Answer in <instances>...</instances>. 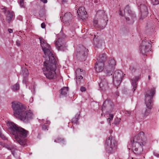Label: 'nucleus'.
I'll use <instances>...</instances> for the list:
<instances>
[{
	"label": "nucleus",
	"instance_id": "obj_50",
	"mask_svg": "<svg viewBox=\"0 0 159 159\" xmlns=\"http://www.w3.org/2000/svg\"><path fill=\"white\" fill-rule=\"evenodd\" d=\"M95 46H96V47H97V48H99V46H98V45H95Z\"/></svg>",
	"mask_w": 159,
	"mask_h": 159
},
{
	"label": "nucleus",
	"instance_id": "obj_34",
	"mask_svg": "<svg viewBox=\"0 0 159 159\" xmlns=\"http://www.w3.org/2000/svg\"><path fill=\"white\" fill-rule=\"evenodd\" d=\"M24 73H23V75L24 77H27L29 75V72L27 69H25L24 70Z\"/></svg>",
	"mask_w": 159,
	"mask_h": 159
},
{
	"label": "nucleus",
	"instance_id": "obj_8",
	"mask_svg": "<svg viewBox=\"0 0 159 159\" xmlns=\"http://www.w3.org/2000/svg\"><path fill=\"white\" fill-rule=\"evenodd\" d=\"M88 51V50L84 46L80 45L77 49V53L76 55L77 58L81 61H85Z\"/></svg>",
	"mask_w": 159,
	"mask_h": 159
},
{
	"label": "nucleus",
	"instance_id": "obj_21",
	"mask_svg": "<svg viewBox=\"0 0 159 159\" xmlns=\"http://www.w3.org/2000/svg\"><path fill=\"white\" fill-rule=\"evenodd\" d=\"M107 56L105 54H102L99 56L97 58V62L104 63L107 59Z\"/></svg>",
	"mask_w": 159,
	"mask_h": 159
},
{
	"label": "nucleus",
	"instance_id": "obj_52",
	"mask_svg": "<svg viewBox=\"0 0 159 159\" xmlns=\"http://www.w3.org/2000/svg\"><path fill=\"white\" fill-rule=\"evenodd\" d=\"M0 144L1 145H3V144H2V142H0Z\"/></svg>",
	"mask_w": 159,
	"mask_h": 159
},
{
	"label": "nucleus",
	"instance_id": "obj_3",
	"mask_svg": "<svg viewBox=\"0 0 159 159\" xmlns=\"http://www.w3.org/2000/svg\"><path fill=\"white\" fill-rule=\"evenodd\" d=\"M48 60L45 59L43 71L47 78L49 79H54L56 77L55 70L57 60L54 57H51Z\"/></svg>",
	"mask_w": 159,
	"mask_h": 159
},
{
	"label": "nucleus",
	"instance_id": "obj_26",
	"mask_svg": "<svg viewBox=\"0 0 159 159\" xmlns=\"http://www.w3.org/2000/svg\"><path fill=\"white\" fill-rule=\"evenodd\" d=\"M54 142L56 143H61L63 145L66 144L64 139L61 138H58L54 140Z\"/></svg>",
	"mask_w": 159,
	"mask_h": 159
},
{
	"label": "nucleus",
	"instance_id": "obj_35",
	"mask_svg": "<svg viewBox=\"0 0 159 159\" xmlns=\"http://www.w3.org/2000/svg\"><path fill=\"white\" fill-rule=\"evenodd\" d=\"M93 25L96 28L98 27V20L95 19L93 20Z\"/></svg>",
	"mask_w": 159,
	"mask_h": 159
},
{
	"label": "nucleus",
	"instance_id": "obj_2",
	"mask_svg": "<svg viewBox=\"0 0 159 159\" xmlns=\"http://www.w3.org/2000/svg\"><path fill=\"white\" fill-rule=\"evenodd\" d=\"M11 107L14 115L16 118L22 120H29L33 118V114L30 110H27L25 107L19 102H12Z\"/></svg>",
	"mask_w": 159,
	"mask_h": 159
},
{
	"label": "nucleus",
	"instance_id": "obj_54",
	"mask_svg": "<svg viewBox=\"0 0 159 159\" xmlns=\"http://www.w3.org/2000/svg\"><path fill=\"white\" fill-rule=\"evenodd\" d=\"M130 70H131V68H129Z\"/></svg>",
	"mask_w": 159,
	"mask_h": 159
},
{
	"label": "nucleus",
	"instance_id": "obj_53",
	"mask_svg": "<svg viewBox=\"0 0 159 159\" xmlns=\"http://www.w3.org/2000/svg\"><path fill=\"white\" fill-rule=\"evenodd\" d=\"M120 15L122 16V15L121 14V13H120Z\"/></svg>",
	"mask_w": 159,
	"mask_h": 159
},
{
	"label": "nucleus",
	"instance_id": "obj_10",
	"mask_svg": "<svg viewBox=\"0 0 159 159\" xmlns=\"http://www.w3.org/2000/svg\"><path fill=\"white\" fill-rule=\"evenodd\" d=\"M114 105L113 102L110 100H106L104 102L101 108V110L103 112H111L113 109Z\"/></svg>",
	"mask_w": 159,
	"mask_h": 159
},
{
	"label": "nucleus",
	"instance_id": "obj_5",
	"mask_svg": "<svg viewBox=\"0 0 159 159\" xmlns=\"http://www.w3.org/2000/svg\"><path fill=\"white\" fill-rule=\"evenodd\" d=\"M155 88L153 87L146 93L145 95V103L147 109L144 112V114L145 116H148L150 112V110L152 108V98L155 93Z\"/></svg>",
	"mask_w": 159,
	"mask_h": 159
},
{
	"label": "nucleus",
	"instance_id": "obj_39",
	"mask_svg": "<svg viewBox=\"0 0 159 159\" xmlns=\"http://www.w3.org/2000/svg\"><path fill=\"white\" fill-rule=\"evenodd\" d=\"M41 26L42 28H44L46 27V25H45V23L44 22L42 23L41 25Z\"/></svg>",
	"mask_w": 159,
	"mask_h": 159
},
{
	"label": "nucleus",
	"instance_id": "obj_49",
	"mask_svg": "<svg viewBox=\"0 0 159 159\" xmlns=\"http://www.w3.org/2000/svg\"><path fill=\"white\" fill-rule=\"evenodd\" d=\"M133 22H134L133 21H132L131 22H129V24H132V23H133Z\"/></svg>",
	"mask_w": 159,
	"mask_h": 159
},
{
	"label": "nucleus",
	"instance_id": "obj_28",
	"mask_svg": "<svg viewBox=\"0 0 159 159\" xmlns=\"http://www.w3.org/2000/svg\"><path fill=\"white\" fill-rule=\"evenodd\" d=\"M77 116H75L74 118H73L72 119V123H73L74 124H76L77 125H78L79 122H78V116H77Z\"/></svg>",
	"mask_w": 159,
	"mask_h": 159
},
{
	"label": "nucleus",
	"instance_id": "obj_12",
	"mask_svg": "<svg viewBox=\"0 0 159 159\" xmlns=\"http://www.w3.org/2000/svg\"><path fill=\"white\" fill-rule=\"evenodd\" d=\"M151 42V41H150L147 42L145 39L142 41L140 47V52L142 54L145 55L148 51L150 47H151L150 43Z\"/></svg>",
	"mask_w": 159,
	"mask_h": 159
},
{
	"label": "nucleus",
	"instance_id": "obj_20",
	"mask_svg": "<svg viewBox=\"0 0 159 159\" xmlns=\"http://www.w3.org/2000/svg\"><path fill=\"white\" fill-rule=\"evenodd\" d=\"M72 16L70 12L65 13L64 16H63L62 20L65 21H69L71 20Z\"/></svg>",
	"mask_w": 159,
	"mask_h": 159
},
{
	"label": "nucleus",
	"instance_id": "obj_44",
	"mask_svg": "<svg viewBox=\"0 0 159 159\" xmlns=\"http://www.w3.org/2000/svg\"><path fill=\"white\" fill-rule=\"evenodd\" d=\"M102 0H94L95 3H98V2H101Z\"/></svg>",
	"mask_w": 159,
	"mask_h": 159
},
{
	"label": "nucleus",
	"instance_id": "obj_47",
	"mask_svg": "<svg viewBox=\"0 0 159 159\" xmlns=\"http://www.w3.org/2000/svg\"><path fill=\"white\" fill-rule=\"evenodd\" d=\"M148 78L149 80H150L151 79V76L150 75H148Z\"/></svg>",
	"mask_w": 159,
	"mask_h": 159
},
{
	"label": "nucleus",
	"instance_id": "obj_38",
	"mask_svg": "<svg viewBox=\"0 0 159 159\" xmlns=\"http://www.w3.org/2000/svg\"><path fill=\"white\" fill-rule=\"evenodd\" d=\"M86 89L85 87L82 86L80 88V90L82 92H84Z\"/></svg>",
	"mask_w": 159,
	"mask_h": 159
},
{
	"label": "nucleus",
	"instance_id": "obj_32",
	"mask_svg": "<svg viewBox=\"0 0 159 159\" xmlns=\"http://www.w3.org/2000/svg\"><path fill=\"white\" fill-rule=\"evenodd\" d=\"M151 2L153 5H156L159 4V0H151Z\"/></svg>",
	"mask_w": 159,
	"mask_h": 159
},
{
	"label": "nucleus",
	"instance_id": "obj_45",
	"mask_svg": "<svg viewBox=\"0 0 159 159\" xmlns=\"http://www.w3.org/2000/svg\"><path fill=\"white\" fill-rule=\"evenodd\" d=\"M41 1L44 3H46L47 2V0H41Z\"/></svg>",
	"mask_w": 159,
	"mask_h": 159
},
{
	"label": "nucleus",
	"instance_id": "obj_33",
	"mask_svg": "<svg viewBox=\"0 0 159 159\" xmlns=\"http://www.w3.org/2000/svg\"><path fill=\"white\" fill-rule=\"evenodd\" d=\"M0 137L2 138V139L3 140H7V138L2 133L1 131V128L0 127Z\"/></svg>",
	"mask_w": 159,
	"mask_h": 159
},
{
	"label": "nucleus",
	"instance_id": "obj_43",
	"mask_svg": "<svg viewBox=\"0 0 159 159\" xmlns=\"http://www.w3.org/2000/svg\"><path fill=\"white\" fill-rule=\"evenodd\" d=\"M111 120V118H109V117L107 119V121L108 122H109L110 125H111L110 124V122Z\"/></svg>",
	"mask_w": 159,
	"mask_h": 159
},
{
	"label": "nucleus",
	"instance_id": "obj_13",
	"mask_svg": "<svg viewBox=\"0 0 159 159\" xmlns=\"http://www.w3.org/2000/svg\"><path fill=\"white\" fill-rule=\"evenodd\" d=\"M108 65L106 67V68L108 69V73L112 75L111 70H112L114 67L116 65V62L114 59L110 58L108 61Z\"/></svg>",
	"mask_w": 159,
	"mask_h": 159
},
{
	"label": "nucleus",
	"instance_id": "obj_36",
	"mask_svg": "<svg viewBox=\"0 0 159 159\" xmlns=\"http://www.w3.org/2000/svg\"><path fill=\"white\" fill-rule=\"evenodd\" d=\"M19 4L21 7H25L24 0H20Z\"/></svg>",
	"mask_w": 159,
	"mask_h": 159
},
{
	"label": "nucleus",
	"instance_id": "obj_1",
	"mask_svg": "<svg viewBox=\"0 0 159 159\" xmlns=\"http://www.w3.org/2000/svg\"><path fill=\"white\" fill-rule=\"evenodd\" d=\"M7 125L8 127V132L14 136V141L22 146L26 145V138L28 134V131L21 127H19L12 122H8Z\"/></svg>",
	"mask_w": 159,
	"mask_h": 159
},
{
	"label": "nucleus",
	"instance_id": "obj_15",
	"mask_svg": "<svg viewBox=\"0 0 159 159\" xmlns=\"http://www.w3.org/2000/svg\"><path fill=\"white\" fill-rule=\"evenodd\" d=\"M77 13L78 15L81 17V19H85V18L86 17L87 12L85 10L84 7H80L78 11H77Z\"/></svg>",
	"mask_w": 159,
	"mask_h": 159
},
{
	"label": "nucleus",
	"instance_id": "obj_42",
	"mask_svg": "<svg viewBox=\"0 0 159 159\" xmlns=\"http://www.w3.org/2000/svg\"><path fill=\"white\" fill-rule=\"evenodd\" d=\"M8 31L9 32V33H11L13 32V30L12 29H8Z\"/></svg>",
	"mask_w": 159,
	"mask_h": 159
},
{
	"label": "nucleus",
	"instance_id": "obj_6",
	"mask_svg": "<svg viewBox=\"0 0 159 159\" xmlns=\"http://www.w3.org/2000/svg\"><path fill=\"white\" fill-rule=\"evenodd\" d=\"M39 39L40 40L41 46L44 53V55L45 56H43L45 58H47V59H49L51 57H54L53 55L50 50V46L47 43V42L41 37H39ZM45 59H46L45 58Z\"/></svg>",
	"mask_w": 159,
	"mask_h": 159
},
{
	"label": "nucleus",
	"instance_id": "obj_17",
	"mask_svg": "<svg viewBox=\"0 0 159 159\" xmlns=\"http://www.w3.org/2000/svg\"><path fill=\"white\" fill-rule=\"evenodd\" d=\"M140 8L141 10V12L142 16H147L148 15L147 7L144 5H141L140 6Z\"/></svg>",
	"mask_w": 159,
	"mask_h": 159
},
{
	"label": "nucleus",
	"instance_id": "obj_11",
	"mask_svg": "<svg viewBox=\"0 0 159 159\" xmlns=\"http://www.w3.org/2000/svg\"><path fill=\"white\" fill-rule=\"evenodd\" d=\"M55 44L56 47L58 51H64L67 49L66 43L62 38H59L55 42Z\"/></svg>",
	"mask_w": 159,
	"mask_h": 159
},
{
	"label": "nucleus",
	"instance_id": "obj_14",
	"mask_svg": "<svg viewBox=\"0 0 159 159\" xmlns=\"http://www.w3.org/2000/svg\"><path fill=\"white\" fill-rule=\"evenodd\" d=\"M99 86L101 90L103 91H105L108 89V83L105 78L101 79Z\"/></svg>",
	"mask_w": 159,
	"mask_h": 159
},
{
	"label": "nucleus",
	"instance_id": "obj_18",
	"mask_svg": "<svg viewBox=\"0 0 159 159\" xmlns=\"http://www.w3.org/2000/svg\"><path fill=\"white\" fill-rule=\"evenodd\" d=\"M82 69H77L75 71V73L76 75V78L77 79L76 80V83L77 85V86L78 85H79L80 84V80L81 79H83V77L82 75L79 76L78 75V73L80 72H82Z\"/></svg>",
	"mask_w": 159,
	"mask_h": 159
},
{
	"label": "nucleus",
	"instance_id": "obj_31",
	"mask_svg": "<svg viewBox=\"0 0 159 159\" xmlns=\"http://www.w3.org/2000/svg\"><path fill=\"white\" fill-rule=\"evenodd\" d=\"M121 120V118L116 117L115 119L114 123L115 125H119Z\"/></svg>",
	"mask_w": 159,
	"mask_h": 159
},
{
	"label": "nucleus",
	"instance_id": "obj_25",
	"mask_svg": "<svg viewBox=\"0 0 159 159\" xmlns=\"http://www.w3.org/2000/svg\"><path fill=\"white\" fill-rule=\"evenodd\" d=\"M68 91V87H64L60 90L61 94L63 96H65L67 94Z\"/></svg>",
	"mask_w": 159,
	"mask_h": 159
},
{
	"label": "nucleus",
	"instance_id": "obj_48",
	"mask_svg": "<svg viewBox=\"0 0 159 159\" xmlns=\"http://www.w3.org/2000/svg\"><path fill=\"white\" fill-rule=\"evenodd\" d=\"M119 93L118 92L116 93V95L119 96Z\"/></svg>",
	"mask_w": 159,
	"mask_h": 159
},
{
	"label": "nucleus",
	"instance_id": "obj_29",
	"mask_svg": "<svg viewBox=\"0 0 159 159\" xmlns=\"http://www.w3.org/2000/svg\"><path fill=\"white\" fill-rule=\"evenodd\" d=\"M105 14V12L104 11L99 10L96 13V16H103Z\"/></svg>",
	"mask_w": 159,
	"mask_h": 159
},
{
	"label": "nucleus",
	"instance_id": "obj_27",
	"mask_svg": "<svg viewBox=\"0 0 159 159\" xmlns=\"http://www.w3.org/2000/svg\"><path fill=\"white\" fill-rule=\"evenodd\" d=\"M11 89L14 91H16L19 89V85L17 83L13 85L11 87Z\"/></svg>",
	"mask_w": 159,
	"mask_h": 159
},
{
	"label": "nucleus",
	"instance_id": "obj_30",
	"mask_svg": "<svg viewBox=\"0 0 159 159\" xmlns=\"http://www.w3.org/2000/svg\"><path fill=\"white\" fill-rule=\"evenodd\" d=\"M124 11L125 13H128L130 15L131 14V11L130 10L129 7L128 5H127L124 10Z\"/></svg>",
	"mask_w": 159,
	"mask_h": 159
},
{
	"label": "nucleus",
	"instance_id": "obj_7",
	"mask_svg": "<svg viewBox=\"0 0 159 159\" xmlns=\"http://www.w3.org/2000/svg\"><path fill=\"white\" fill-rule=\"evenodd\" d=\"M117 143L115 138L111 136L109 137L106 142L105 147L106 151L108 153H112L117 148Z\"/></svg>",
	"mask_w": 159,
	"mask_h": 159
},
{
	"label": "nucleus",
	"instance_id": "obj_23",
	"mask_svg": "<svg viewBox=\"0 0 159 159\" xmlns=\"http://www.w3.org/2000/svg\"><path fill=\"white\" fill-rule=\"evenodd\" d=\"M139 78L138 76H136L132 80V85L133 86V91L134 92L135 91V89L137 88V81L138 80Z\"/></svg>",
	"mask_w": 159,
	"mask_h": 159
},
{
	"label": "nucleus",
	"instance_id": "obj_37",
	"mask_svg": "<svg viewBox=\"0 0 159 159\" xmlns=\"http://www.w3.org/2000/svg\"><path fill=\"white\" fill-rule=\"evenodd\" d=\"M131 112L130 111H125V114H126L127 115L129 116L130 115Z\"/></svg>",
	"mask_w": 159,
	"mask_h": 159
},
{
	"label": "nucleus",
	"instance_id": "obj_4",
	"mask_svg": "<svg viewBox=\"0 0 159 159\" xmlns=\"http://www.w3.org/2000/svg\"><path fill=\"white\" fill-rule=\"evenodd\" d=\"M145 137L143 132H140L131 139L130 143L132 149L136 155H139L143 151V146L145 143Z\"/></svg>",
	"mask_w": 159,
	"mask_h": 159
},
{
	"label": "nucleus",
	"instance_id": "obj_19",
	"mask_svg": "<svg viewBox=\"0 0 159 159\" xmlns=\"http://www.w3.org/2000/svg\"><path fill=\"white\" fill-rule=\"evenodd\" d=\"M4 147H5L8 149L11 150V153L13 156L15 155L16 153V151H17V149L16 148V147L14 145L10 144L7 145L5 146H4Z\"/></svg>",
	"mask_w": 159,
	"mask_h": 159
},
{
	"label": "nucleus",
	"instance_id": "obj_9",
	"mask_svg": "<svg viewBox=\"0 0 159 159\" xmlns=\"http://www.w3.org/2000/svg\"><path fill=\"white\" fill-rule=\"evenodd\" d=\"M124 76L122 71L118 70L115 71L113 74V83L116 87L120 85Z\"/></svg>",
	"mask_w": 159,
	"mask_h": 159
},
{
	"label": "nucleus",
	"instance_id": "obj_46",
	"mask_svg": "<svg viewBox=\"0 0 159 159\" xmlns=\"http://www.w3.org/2000/svg\"><path fill=\"white\" fill-rule=\"evenodd\" d=\"M125 19H126V21H128L129 20V17H126V18H125Z\"/></svg>",
	"mask_w": 159,
	"mask_h": 159
},
{
	"label": "nucleus",
	"instance_id": "obj_24",
	"mask_svg": "<svg viewBox=\"0 0 159 159\" xmlns=\"http://www.w3.org/2000/svg\"><path fill=\"white\" fill-rule=\"evenodd\" d=\"M7 16L6 17V20L8 23H9L11 20L13 16V14L12 12H10L9 11H7Z\"/></svg>",
	"mask_w": 159,
	"mask_h": 159
},
{
	"label": "nucleus",
	"instance_id": "obj_41",
	"mask_svg": "<svg viewBox=\"0 0 159 159\" xmlns=\"http://www.w3.org/2000/svg\"><path fill=\"white\" fill-rule=\"evenodd\" d=\"M16 45L18 46H19L20 45V42L19 40H17L16 41Z\"/></svg>",
	"mask_w": 159,
	"mask_h": 159
},
{
	"label": "nucleus",
	"instance_id": "obj_40",
	"mask_svg": "<svg viewBox=\"0 0 159 159\" xmlns=\"http://www.w3.org/2000/svg\"><path fill=\"white\" fill-rule=\"evenodd\" d=\"M109 118H111V120H112L114 117V115L113 114H109Z\"/></svg>",
	"mask_w": 159,
	"mask_h": 159
},
{
	"label": "nucleus",
	"instance_id": "obj_16",
	"mask_svg": "<svg viewBox=\"0 0 159 159\" xmlns=\"http://www.w3.org/2000/svg\"><path fill=\"white\" fill-rule=\"evenodd\" d=\"M104 64L103 62H96L95 68L96 71L99 72L102 71L104 69Z\"/></svg>",
	"mask_w": 159,
	"mask_h": 159
},
{
	"label": "nucleus",
	"instance_id": "obj_22",
	"mask_svg": "<svg viewBox=\"0 0 159 159\" xmlns=\"http://www.w3.org/2000/svg\"><path fill=\"white\" fill-rule=\"evenodd\" d=\"M43 123L42 128L44 130H48V125L50 124V121L46 119L43 120Z\"/></svg>",
	"mask_w": 159,
	"mask_h": 159
},
{
	"label": "nucleus",
	"instance_id": "obj_51",
	"mask_svg": "<svg viewBox=\"0 0 159 159\" xmlns=\"http://www.w3.org/2000/svg\"><path fill=\"white\" fill-rule=\"evenodd\" d=\"M104 112H106L107 111H104L103 112H102V113L101 114V116H102V115H103V113Z\"/></svg>",
	"mask_w": 159,
	"mask_h": 159
}]
</instances>
